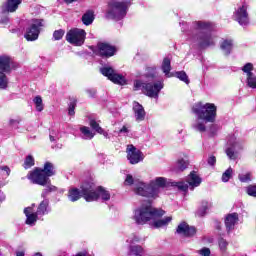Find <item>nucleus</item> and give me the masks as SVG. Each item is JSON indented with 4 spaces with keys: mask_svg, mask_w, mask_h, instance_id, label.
Listing matches in <instances>:
<instances>
[{
    "mask_svg": "<svg viewBox=\"0 0 256 256\" xmlns=\"http://www.w3.org/2000/svg\"><path fill=\"white\" fill-rule=\"evenodd\" d=\"M237 223H239V214L237 213H230L228 215H226L225 217V227L226 230L228 231H233V229H235V225H237Z\"/></svg>",
    "mask_w": 256,
    "mask_h": 256,
    "instance_id": "aec40b11",
    "label": "nucleus"
},
{
    "mask_svg": "<svg viewBox=\"0 0 256 256\" xmlns=\"http://www.w3.org/2000/svg\"><path fill=\"white\" fill-rule=\"evenodd\" d=\"M218 247L220 252L225 255L227 253V249L229 247V241H227L225 238H219L218 239Z\"/></svg>",
    "mask_w": 256,
    "mask_h": 256,
    "instance_id": "c9c22d12",
    "label": "nucleus"
},
{
    "mask_svg": "<svg viewBox=\"0 0 256 256\" xmlns=\"http://www.w3.org/2000/svg\"><path fill=\"white\" fill-rule=\"evenodd\" d=\"M127 159L131 163V165H137V163H141L143 161V152L130 144L126 148Z\"/></svg>",
    "mask_w": 256,
    "mask_h": 256,
    "instance_id": "2eb2a0df",
    "label": "nucleus"
},
{
    "mask_svg": "<svg viewBox=\"0 0 256 256\" xmlns=\"http://www.w3.org/2000/svg\"><path fill=\"white\" fill-rule=\"evenodd\" d=\"M5 201V193H3V191L0 190V202Z\"/></svg>",
    "mask_w": 256,
    "mask_h": 256,
    "instance_id": "680f3d73",
    "label": "nucleus"
},
{
    "mask_svg": "<svg viewBox=\"0 0 256 256\" xmlns=\"http://www.w3.org/2000/svg\"><path fill=\"white\" fill-rule=\"evenodd\" d=\"M233 177V168L229 167L223 174H222V181L223 183H228L229 179Z\"/></svg>",
    "mask_w": 256,
    "mask_h": 256,
    "instance_id": "ea45409f",
    "label": "nucleus"
},
{
    "mask_svg": "<svg viewBox=\"0 0 256 256\" xmlns=\"http://www.w3.org/2000/svg\"><path fill=\"white\" fill-rule=\"evenodd\" d=\"M35 165V158L33 156L28 155L24 161V169H31Z\"/></svg>",
    "mask_w": 256,
    "mask_h": 256,
    "instance_id": "79ce46f5",
    "label": "nucleus"
},
{
    "mask_svg": "<svg viewBox=\"0 0 256 256\" xmlns=\"http://www.w3.org/2000/svg\"><path fill=\"white\" fill-rule=\"evenodd\" d=\"M234 17L238 21L239 25H248L249 24V16L247 14V9H245V6L240 7L236 11Z\"/></svg>",
    "mask_w": 256,
    "mask_h": 256,
    "instance_id": "412c9836",
    "label": "nucleus"
},
{
    "mask_svg": "<svg viewBox=\"0 0 256 256\" xmlns=\"http://www.w3.org/2000/svg\"><path fill=\"white\" fill-rule=\"evenodd\" d=\"M44 187H46V188L41 193V197L43 199H47V196L49 195V193H53V192L57 191V188L55 186H53V184H51V180Z\"/></svg>",
    "mask_w": 256,
    "mask_h": 256,
    "instance_id": "72a5a7b5",
    "label": "nucleus"
},
{
    "mask_svg": "<svg viewBox=\"0 0 256 256\" xmlns=\"http://www.w3.org/2000/svg\"><path fill=\"white\" fill-rule=\"evenodd\" d=\"M119 133H125L127 135V133H129V128H127V126H123L120 129Z\"/></svg>",
    "mask_w": 256,
    "mask_h": 256,
    "instance_id": "052dcab7",
    "label": "nucleus"
},
{
    "mask_svg": "<svg viewBox=\"0 0 256 256\" xmlns=\"http://www.w3.org/2000/svg\"><path fill=\"white\" fill-rule=\"evenodd\" d=\"M206 123L208 122H205V120L199 119L197 117L195 122L192 124V128L194 129V131H198V133H205V131H207Z\"/></svg>",
    "mask_w": 256,
    "mask_h": 256,
    "instance_id": "393cba45",
    "label": "nucleus"
},
{
    "mask_svg": "<svg viewBox=\"0 0 256 256\" xmlns=\"http://www.w3.org/2000/svg\"><path fill=\"white\" fill-rule=\"evenodd\" d=\"M155 77H157V67H155V66L147 67L145 78L146 79H155Z\"/></svg>",
    "mask_w": 256,
    "mask_h": 256,
    "instance_id": "4c0bfd02",
    "label": "nucleus"
},
{
    "mask_svg": "<svg viewBox=\"0 0 256 256\" xmlns=\"http://www.w3.org/2000/svg\"><path fill=\"white\" fill-rule=\"evenodd\" d=\"M0 23L2 25H9V16H4L1 18Z\"/></svg>",
    "mask_w": 256,
    "mask_h": 256,
    "instance_id": "6e6d98bb",
    "label": "nucleus"
},
{
    "mask_svg": "<svg viewBox=\"0 0 256 256\" xmlns=\"http://www.w3.org/2000/svg\"><path fill=\"white\" fill-rule=\"evenodd\" d=\"M224 55H230L231 49H233V40H224L220 45Z\"/></svg>",
    "mask_w": 256,
    "mask_h": 256,
    "instance_id": "473e14b6",
    "label": "nucleus"
},
{
    "mask_svg": "<svg viewBox=\"0 0 256 256\" xmlns=\"http://www.w3.org/2000/svg\"><path fill=\"white\" fill-rule=\"evenodd\" d=\"M129 7H131V0H110L106 17L107 19L121 21L127 16Z\"/></svg>",
    "mask_w": 256,
    "mask_h": 256,
    "instance_id": "39448f33",
    "label": "nucleus"
},
{
    "mask_svg": "<svg viewBox=\"0 0 256 256\" xmlns=\"http://www.w3.org/2000/svg\"><path fill=\"white\" fill-rule=\"evenodd\" d=\"M217 131H219V125H217V124L210 125V127H209L210 137H215V135H217Z\"/></svg>",
    "mask_w": 256,
    "mask_h": 256,
    "instance_id": "09e8293b",
    "label": "nucleus"
},
{
    "mask_svg": "<svg viewBox=\"0 0 256 256\" xmlns=\"http://www.w3.org/2000/svg\"><path fill=\"white\" fill-rule=\"evenodd\" d=\"M176 233H178V235H183V237H193V235L197 233V230H195V227L182 222L178 225Z\"/></svg>",
    "mask_w": 256,
    "mask_h": 256,
    "instance_id": "a211bd4d",
    "label": "nucleus"
},
{
    "mask_svg": "<svg viewBox=\"0 0 256 256\" xmlns=\"http://www.w3.org/2000/svg\"><path fill=\"white\" fill-rule=\"evenodd\" d=\"M64 35H65V30H63V29L55 30L53 32V40L61 41V39H63Z\"/></svg>",
    "mask_w": 256,
    "mask_h": 256,
    "instance_id": "c03bdc74",
    "label": "nucleus"
},
{
    "mask_svg": "<svg viewBox=\"0 0 256 256\" xmlns=\"http://www.w3.org/2000/svg\"><path fill=\"white\" fill-rule=\"evenodd\" d=\"M80 137L81 139H84L85 141H91L93 137H95V133L91 131L90 127L87 126H81L80 127Z\"/></svg>",
    "mask_w": 256,
    "mask_h": 256,
    "instance_id": "b1692460",
    "label": "nucleus"
},
{
    "mask_svg": "<svg viewBox=\"0 0 256 256\" xmlns=\"http://www.w3.org/2000/svg\"><path fill=\"white\" fill-rule=\"evenodd\" d=\"M27 179H29L33 185H40L41 187H45V185L50 183V179L43 172V168H35L30 171L27 175Z\"/></svg>",
    "mask_w": 256,
    "mask_h": 256,
    "instance_id": "f8f14e48",
    "label": "nucleus"
},
{
    "mask_svg": "<svg viewBox=\"0 0 256 256\" xmlns=\"http://www.w3.org/2000/svg\"><path fill=\"white\" fill-rule=\"evenodd\" d=\"M100 73H102L104 77H107L109 80H111L115 73V70L109 66H105L100 68Z\"/></svg>",
    "mask_w": 256,
    "mask_h": 256,
    "instance_id": "e433bc0d",
    "label": "nucleus"
},
{
    "mask_svg": "<svg viewBox=\"0 0 256 256\" xmlns=\"http://www.w3.org/2000/svg\"><path fill=\"white\" fill-rule=\"evenodd\" d=\"M198 254L201 256H210L211 255V249L204 247L200 250H198Z\"/></svg>",
    "mask_w": 256,
    "mask_h": 256,
    "instance_id": "864d4df0",
    "label": "nucleus"
},
{
    "mask_svg": "<svg viewBox=\"0 0 256 256\" xmlns=\"http://www.w3.org/2000/svg\"><path fill=\"white\" fill-rule=\"evenodd\" d=\"M194 29L196 35L190 38L192 45H196L200 49H207V47H213L215 40L211 35V24L207 22H195Z\"/></svg>",
    "mask_w": 256,
    "mask_h": 256,
    "instance_id": "f03ea898",
    "label": "nucleus"
},
{
    "mask_svg": "<svg viewBox=\"0 0 256 256\" xmlns=\"http://www.w3.org/2000/svg\"><path fill=\"white\" fill-rule=\"evenodd\" d=\"M81 194L83 195V192L79 191V189L70 188L68 191V199L69 201H72V203H75V201L81 199Z\"/></svg>",
    "mask_w": 256,
    "mask_h": 256,
    "instance_id": "bb28decb",
    "label": "nucleus"
},
{
    "mask_svg": "<svg viewBox=\"0 0 256 256\" xmlns=\"http://www.w3.org/2000/svg\"><path fill=\"white\" fill-rule=\"evenodd\" d=\"M246 193L247 195H249L250 197H256V185H249L246 188Z\"/></svg>",
    "mask_w": 256,
    "mask_h": 256,
    "instance_id": "8fccbe9b",
    "label": "nucleus"
},
{
    "mask_svg": "<svg viewBox=\"0 0 256 256\" xmlns=\"http://www.w3.org/2000/svg\"><path fill=\"white\" fill-rule=\"evenodd\" d=\"M161 217H163V215H158L156 216V219L150 221V225L153 227V229H161V227H167V225L173 221V217L171 216H167L163 219H161Z\"/></svg>",
    "mask_w": 256,
    "mask_h": 256,
    "instance_id": "6ab92c4d",
    "label": "nucleus"
},
{
    "mask_svg": "<svg viewBox=\"0 0 256 256\" xmlns=\"http://www.w3.org/2000/svg\"><path fill=\"white\" fill-rule=\"evenodd\" d=\"M124 185H134V193L136 195L147 197L148 199H157L161 191L167 187L168 182L165 177H156L147 183L135 180L131 174H128L126 175Z\"/></svg>",
    "mask_w": 256,
    "mask_h": 256,
    "instance_id": "f257e3e1",
    "label": "nucleus"
},
{
    "mask_svg": "<svg viewBox=\"0 0 256 256\" xmlns=\"http://www.w3.org/2000/svg\"><path fill=\"white\" fill-rule=\"evenodd\" d=\"M100 135H103L105 137H109V133L105 132V130H103V133H99Z\"/></svg>",
    "mask_w": 256,
    "mask_h": 256,
    "instance_id": "69168bd1",
    "label": "nucleus"
},
{
    "mask_svg": "<svg viewBox=\"0 0 256 256\" xmlns=\"http://www.w3.org/2000/svg\"><path fill=\"white\" fill-rule=\"evenodd\" d=\"M34 256H43L41 253L37 252L36 254H34Z\"/></svg>",
    "mask_w": 256,
    "mask_h": 256,
    "instance_id": "774afa93",
    "label": "nucleus"
},
{
    "mask_svg": "<svg viewBox=\"0 0 256 256\" xmlns=\"http://www.w3.org/2000/svg\"><path fill=\"white\" fill-rule=\"evenodd\" d=\"M247 85L251 89H256V76H255V74H249V76H247Z\"/></svg>",
    "mask_w": 256,
    "mask_h": 256,
    "instance_id": "37998d69",
    "label": "nucleus"
},
{
    "mask_svg": "<svg viewBox=\"0 0 256 256\" xmlns=\"http://www.w3.org/2000/svg\"><path fill=\"white\" fill-rule=\"evenodd\" d=\"M228 147L226 149V155L229 157V159H232L235 161L237 159V154L239 151H243V142L237 141V138L235 136H230L228 139Z\"/></svg>",
    "mask_w": 256,
    "mask_h": 256,
    "instance_id": "ddd939ff",
    "label": "nucleus"
},
{
    "mask_svg": "<svg viewBox=\"0 0 256 256\" xmlns=\"http://www.w3.org/2000/svg\"><path fill=\"white\" fill-rule=\"evenodd\" d=\"M140 242H141V237L135 234L127 239V243L129 245H137L136 243H140Z\"/></svg>",
    "mask_w": 256,
    "mask_h": 256,
    "instance_id": "49530a36",
    "label": "nucleus"
},
{
    "mask_svg": "<svg viewBox=\"0 0 256 256\" xmlns=\"http://www.w3.org/2000/svg\"><path fill=\"white\" fill-rule=\"evenodd\" d=\"M9 124H10L12 127H17V125L19 124V120L10 119Z\"/></svg>",
    "mask_w": 256,
    "mask_h": 256,
    "instance_id": "bf43d9fd",
    "label": "nucleus"
},
{
    "mask_svg": "<svg viewBox=\"0 0 256 256\" xmlns=\"http://www.w3.org/2000/svg\"><path fill=\"white\" fill-rule=\"evenodd\" d=\"M75 107H77V104L75 102H70L68 107V115L72 116L75 115Z\"/></svg>",
    "mask_w": 256,
    "mask_h": 256,
    "instance_id": "603ef678",
    "label": "nucleus"
},
{
    "mask_svg": "<svg viewBox=\"0 0 256 256\" xmlns=\"http://www.w3.org/2000/svg\"><path fill=\"white\" fill-rule=\"evenodd\" d=\"M86 93L89 95V97H95L97 90L95 89H87Z\"/></svg>",
    "mask_w": 256,
    "mask_h": 256,
    "instance_id": "4d7b16f0",
    "label": "nucleus"
},
{
    "mask_svg": "<svg viewBox=\"0 0 256 256\" xmlns=\"http://www.w3.org/2000/svg\"><path fill=\"white\" fill-rule=\"evenodd\" d=\"M176 77L180 79V81L186 83V85H189V76H187V73H185V71L176 72Z\"/></svg>",
    "mask_w": 256,
    "mask_h": 256,
    "instance_id": "a19ab883",
    "label": "nucleus"
},
{
    "mask_svg": "<svg viewBox=\"0 0 256 256\" xmlns=\"http://www.w3.org/2000/svg\"><path fill=\"white\" fill-rule=\"evenodd\" d=\"M129 256H145V249L141 245H129L128 246Z\"/></svg>",
    "mask_w": 256,
    "mask_h": 256,
    "instance_id": "5701e85b",
    "label": "nucleus"
},
{
    "mask_svg": "<svg viewBox=\"0 0 256 256\" xmlns=\"http://www.w3.org/2000/svg\"><path fill=\"white\" fill-rule=\"evenodd\" d=\"M0 169H1V171L6 172L7 177H9V175H11V169L8 168V166H1Z\"/></svg>",
    "mask_w": 256,
    "mask_h": 256,
    "instance_id": "13d9d810",
    "label": "nucleus"
},
{
    "mask_svg": "<svg viewBox=\"0 0 256 256\" xmlns=\"http://www.w3.org/2000/svg\"><path fill=\"white\" fill-rule=\"evenodd\" d=\"M49 213V199L44 198L35 209V204H32L30 207H26L24 209V214L26 215V225H30L33 227L39 217H43V215H47Z\"/></svg>",
    "mask_w": 256,
    "mask_h": 256,
    "instance_id": "0eeeda50",
    "label": "nucleus"
},
{
    "mask_svg": "<svg viewBox=\"0 0 256 256\" xmlns=\"http://www.w3.org/2000/svg\"><path fill=\"white\" fill-rule=\"evenodd\" d=\"M87 32L80 28H72L66 33V41L75 47H81L85 43Z\"/></svg>",
    "mask_w": 256,
    "mask_h": 256,
    "instance_id": "9d476101",
    "label": "nucleus"
},
{
    "mask_svg": "<svg viewBox=\"0 0 256 256\" xmlns=\"http://www.w3.org/2000/svg\"><path fill=\"white\" fill-rule=\"evenodd\" d=\"M209 209H211V202L202 201L198 211L196 212V215L198 217H205V215H207V211H209Z\"/></svg>",
    "mask_w": 256,
    "mask_h": 256,
    "instance_id": "cd10ccee",
    "label": "nucleus"
},
{
    "mask_svg": "<svg viewBox=\"0 0 256 256\" xmlns=\"http://www.w3.org/2000/svg\"><path fill=\"white\" fill-rule=\"evenodd\" d=\"M44 19H32L29 22V27L26 28L24 37L28 41H37L39 39V34L41 33V27H44Z\"/></svg>",
    "mask_w": 256,
    "mask_h": 256,
    "instance_id": "1a4fd4ad",
    "label": "nucleus"
},
{
    "mask_svg": "<svg viewBox=\"0 0 256 256\" xmlns=\"http://www.w3.org/2000/svg\"><path fill=\"white\" fill-rule=\"evenodd\" d=\"M188 167H189V162L186 161L185 159L181 158V159L177 160L173 171L175 173H181V172L185 171V169H187Z\"/></svg>",
    "mask_w": 256,
    "mask_h": 256,
    "instance_id": "a878e982",
    "label": "nucleus"
},
{
    "mask_svg": "<svg viewBox=\"0 0 256 256\" xmlns=\"http://www.w3.org/2000/svg\"><path fill=\"white\" fill-rule=\"evenodd\" d=\"M94 53L98 55L99 57H113L115 53H117V48L115 46L105 43V42H99L97 44L96 49L94 50Z\"/></svg>",
    "mask_w": 256,
    "mask_h": 256,
    "instance_id": "4468645a",
    "label": "nucleus"
},
{
    "mask_svg": "<svg viewBox=\"0 0 256 256\" xmlns=\"http://www.w3.org/2000/svg\"><path fill=\"white\" fill-rule=\"evenodd\" d=\"M9 87V78L7 72L0 71V89L5 90Z\"/></svg>",
    "mask_w": 256,
    "mask_h": 256,
    "instance_id": "f704fd0d",
    "label": "nucleus"
},
{
    "mask_svg": "<svg viewBox=\"0 0 256 256\" xmlns=\"http://www.w3.org/2000/svg\"><path fill=\"white\" fill-rule=\"evenodd\" d=\"M161 70L166 75V77H171L169 73H171V59L166 57L162 61Z\"/></svg>",
    "mask_w": 256,
    "mask_h": 256,
    "instance_id": "7c9ffc66",
    "label": "nucleus"
},
{
    "mask_svg": "<svg viewBox=\"0 0 256 256\" xmlns=\"http://www.w3.org/2000/svg\"><path fill=\"white\" fill-rule=\"evenodd\" d=\"M50 141H55V136H53V132L50 133Z\"/></svg>",
    "mask_w": 256,
    "mask_h": 256,
    "instance_id": "338daca9",
    "label": "nucleus"
},
{
    "mask_svg": "<svg viewBox=\"0 0 256 256\" xmlns=\"http://www.w3.org/2000/svg\"><path fill=\"white\" fill-rule=\"evenodd\" d=\"M89 125L94 129V131H96V133H103V128H101V126H99V123H97V121H95L94 119L90 120Z\"/></svg>",
    "mask_w": 256,
    "mask_h": 256,
    "instance_id": "a18cd8bd",
    "label": "nucleus"
},
{
    "mask_svg": "<svg viewBox=\"0 0 256 256\" xmlns=\"http://www.w3.org/2000/svg\"><path fill=\"white\" fill-rule=\"evenodd\" d=\"M42 172L48 179L49 177H53V175H55V167L53 166V163L46 162L44 168H42Z\"/></svg>",
    "mask_w": 256,
    "mask_h": 256,
    "instance_id": "c756f323",
    "label": "nucleus"
},
{
    "mask_svg": "<svg viewBox=\"0 0 256 256\" xmlns=\"http://www.w3.org/2000/svg\"><path fill=\"white\" fill-rule=\"evenodd\" d=\"M15 69V64H13V60L11 57L7 55L0 56V71L2 73H11Z\"/></svg>",
    "mask_w": 256,
    "mask_h": 256,
    "instance_id": "f3484780",
    "label": "nucleus"
},
{
    "mask_svg": "<svg viewBox=\"0 0 256 256\" xmlns=\"http://www.w3.org/2000/svg\"><path fill=\"white\" fill-rule=\"evenodd\" d=\"M238 179L241 183H249L251 181V173L239 174Z\"/></svg>",
    "mask_w": 256,
    "mask_h": 256,
    "instance_id": "de8ad7c7",
    "label": "nucleus"
},
{
    "mask_svg": "<svg viewBox=\"0 0 256 256\" xmlns=\"http://www.w3.org/2000/svg\"><path fill=\"white\" fill-rule=\"evenodd\" d=\"M242 71L247 74V77L249 75H253L251 71H253V65L251 63H247L243 66Z\"/></svg>",
    "mask_w": 256,
    "mask_h": 256,
    "instance_id": "3c124183",
    "label": "nucleus"
},
{
    "mask_svg": "<svg viewBox=\"0 0 256 256\" xmlns=\"http://www.w3.org/2000/svg\"><path fill=\"white\" fill-rule=\"evenodd\" d=\"M133 113L136 121L140 123V121H145V108H143V105L139 104V102L133 103Z\"/></svg>",
    "mask_w": 256,
    "mask_h": 256,
    "instance_id": "4be33fe9",
    "label": "nucleus"
},
{
    "mask_svg": "<svg viewBox=\"0 0 256 256\" xmlns=\"http://www.w3.org/2000/svg\"><path fill=\"white\" fill-rule=\"evenodd\" d=\"M216 163H217V158H215V156H210L208 158V165H210L211 167H213Z\"/></svg>",
    "mask_w": 256,
    "mask_h": 256,
    "instance_id": "5fc2aeb1",
    "label": "nucleus"
},
{
    "mask_svg": "<svg viewBox=\"0 0 256 256\" xmlns=\"http://www.w3.org/2000/svg\"><path fill=\"white\" fill-rule=\"evenodd\" d=\"M23 3V0H6L2 5H1V13L3 15L7 13H15L17 9H19V5Z\"/></svg>",
    "mask_w": 256,
    "mask_h": 256,
    "instance_id": "dca6fc26",
    "label": "nucleus"
},
{
    "mask_svg": "<svg viewBox=\"0 0 256 256\" xmlns=\"http://www.w3.org/2000/svg\"><path fill=\"white\" fill-rule=\"evenodd\" d=\"M158 215H165V211L151 206V202L142 204L138 208L134 209L132 219L136 225H146L154 219H157Z\"/></svg>",
    "mask_w": 256,
    "mask_h": 256,
    "instance_id": "7ed1b4c3",
    "label": "nucleus"
},
{
    "mask_svg": "<svg viewBox=\"0 0 256 256\" xmlns=\"http://www.w3.org/2000/svg\"><path fill=\"white\" fill-rule=\"evenodd\" d=\"M192 113H194L198 119H203L205 123H215L217 119V106L213 103L203 104L198 102L193 105Z\"/></svg>",
    "mask_w": 256,
    "mask_h": 256,
    "instance_id": "423d86ee",
    "label": "nucleus"
},
{
    "mask_svg": "<svg viewBox=\"0 0 256 256\" xmlns=\"http://www.w3.org/2000/svg\"><path fill=\"white\" fill-rule=\"evenodd\" d=\"M33 103L36 105V110L41 113V111H43L44 106H43V98H41V96H36L33 99Z\"/></svg>",
    "mask_w": 256,
    "mask_h": 256,
    "instance_id": "58836bf2",
    "label": "nucleus"
},
{
    "mask_svg": "<svg viewBox=\"0 0 256 256\" xmlns=\"http://www.w3.org/2000/svg\"><path fill=\"white\" fill-rule=\"evenodd\" d=\"M16 256H25V252H23V251L17 252Z\"/></svg>",
    "mask_w": 256,
    "mask_h": 256,
    "instance_id": "0e129e2a",
    "label": "nucleus"
},
{
    "mask_svg": "<svg viewBox=\"0 0 256 256\" xmlns=\"http://www.w3.org/2000/svg\"><path fill=\"white\" fill-rule=\"evenodd\" d=\"M110 81H112V83H115L116 85H127V80L125 79V76L117 72H114V75H112Z\"/></svg>",
    "mask_w": 256,
    "mask_h": 256,
    "instance_id": "2f4dec72",
    "label": "nucleus"
},
{
    "mask_svg": "<svg viewBox=\"0 0 256 256\" xmlns=\"http://www.w3.org/2000/svg\"><path fill=\"white\" fill-rule=\"evenodd\" d=\"M65 3H67V5L71 4V3H75V1L77 0H64Z\"/></svg>",
    "mask_w": 256,
    "mask_h": 256,
    "instance_id": "e2e57ef3",
    "label": "nucleus"
},
{
    "mask_svg": "<svg viewBox=\"0 0 256 256\" xmlns=\"http://www.w3.org/2000/svg\"><path fill=\"white\" fill-rule=\"evenodd\" d=\"M82 197L85 201H97L101 197L102 201H109L111 199V194L103 189L101 186H95L93 182H84L81 185Z\"/></svg>",
    "mask_w": 256,
    "mask_h": 256,
    "instance_id": "20e7f679",
    "label": "nucleus"
},
{
    "mask_svg": "<svg viewBox=\"0 0 256 256\" xmlns=\"http://www.w3.org/2000/svg\"><path fill=\"white\" fill-rule=\"evenodd\" d=\"M163 87V81H156L154 83H145L141 80L134 81V91H139V89H141L147 97H151L152 99H159V93H161Z\"/></svg>",
    "mask_w": 256,
    "mask_h": 256,
    "instance_id": "6e6552de",
    "label": "nucleus"
},
{
    "mask_svg": "<svg viewBox=\"0 0 256 256\" xmlns=\"http://www.w3.org/2000/svg\"><path fill=\"white\" fill-rule=\"evenodd\" d=\"M201 177L197 174V172L192 171L187 178V183L185 182H175V186L178 187L180 191L187 193L188 189L193 191L195 187H199L201 185Z\"/></svg>",
    "mask_w": 256,
    "mask_h": 256,
    "instance_id": "9b49d317",
    "label": "nucleus"
},
{
    "mask_svg": "<svg viewBox=\"0 0 256 256\" xmlns=\"http://www.w3.org/2000/svg\"><path fill=\"white\" fill-rule=\"evenodd\" d=\"M93 21H95V14L93 13V11L88 10L86 13L82 15V23L84 25H92Z\"/></svg>",
    "mask_w": 256,
    "mask_h": 256,
    "instance_id": "c85d7f7f",
    "label": "nucleus"
}]
</instances>
